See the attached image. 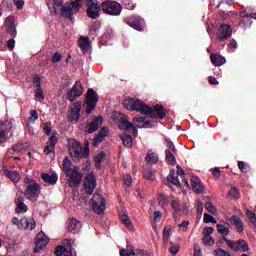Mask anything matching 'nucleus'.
Returning <instances> with one entry per match:
<instances>
[{
	"label": "nucleus",
	"instance_id": "obj_1",
	"mask_svg": "<svg viewBox=\"0 0 256 256\" xmlns=\"http://www.w3.org/2000/svg\"><path fill=\"white\" fill-rule=\"evenodd\" d=\"M122 105L128 111H136L137 113H141V115H150L153 119H165L166 116L163 105L157 104L153 108L147 106L143 101L131 97L124 99Z\"/></svg>",
	"mask_w": 256,
	"mask_h": 256
},
{
	"label": "nucleus",
	"instance_id": "obj_2",
	"mask_svg": "<svg viewBox=\"0 0 256 256\" xmlns=\"http://www.w3.org/2000/svg\"><path fill=\"white\" fill-rule=\"evenodd\" d=\"M48 7L52 8L56 15H65L70 21H73V16L81 9V0H72V3L66 7L63 5V0H48Z\"/></svg>",
	"mask_w": 256,
	"mask_h": 256
},
{
	"label": "nucleus",
	"instance_id": "obj_3",
	"mask_svg": "<svg viewBox=\"0 0 256 256\" xmlns=\"http://www.w3.org/2000/svg\"><path fill=\"white\" fill-rule=\"evenodd\" d=\"M69 153L71 157L75 160L78 159H87L89 157V145L86 144L84 148L81 146V143L76 139H71L68 141Z\"/></svg>",
	"mask_w": 256,
	"mask_h": 256
},
{
	"label": "nucleus",
	"instance_id": "obj_4",
	"mask_svg": "<svg viewBox=\"0 0 256 256\" xmlns=\"http://www.w3.org/2000/svg\"><path fill=\"white\" fill-rule=\"evenodd\" d=\"M24 183L27 185L24 194L26 199H28V201H32V203H35V201L39 199V194L41 193V185L29 177H25Z\"/></svg>",
	"mask_w": 256,
	"mask_h": 256
},
{
	"label": "nucleus",
	"instance_id": "obj_5",
	"mask_svg": "<svg viewBox=\"0 0 256 256\" xmlns=\"http://www.w3.org/2000/svg\"><path fill=\"white\" fill-rule=\"evenodd\" d=\"M12 223L16 225L20 231H33L37 227V222L34 218L24 217L19 220L17 217L12 218Z\"/></svg>",
	"mask_w": 256,
	"mask_h": 256
},
{
	"label": "nucleus",
	"instance_id": "obj_6",
	"mask_svg": "<svg viewBox=\"0 0 256 256\" xmlns=\"http://www.w3.org/2000/svg\"><path fill=\"white\" fill-rule=\"evenodd\" d=\"M66 177L68 179V185L72 189L79 187L83 181V174H81V169L77 166H73L72 170L66 174Z\"/></svg>",
	"mask_w": 256,
	"mask_h": 256
},
{
	"label": "nucleus",
	"instance_id": "obj_7",
	"mask_svg": "<svg viewBox=\"0 0 256 256\" xmlns=\"http://www.w3.org/2000/svg\"><path fill=\"white\" fill-rule=\"evenodd\" d=\"M97 103H99V95L93 88L88 89L85 99L87 115H91V113H93V110L97 107Z\"/></svg>",
	"mask_w": 256,
	"mask_h": 256
},
{
	"label": "nucleus",
	"instance_id": "obj_8",
	"mask_svg": "<svg viewBox=\"0 0 256 256\" xmlns=\"http://www.w3.org/2000/svg\"><path fill=\"white\" fill-rule=\"evenodd\" d=\"M13 135V121L7 119L0 121V144L7 142V139Z\"/></svg>",
	"mask_w": 256,
	"mask_h": 256
},
{
	"label": "nucleus",
	"instance_id": "obj_9",
	"mask_svg": "<svg viewBox=\"0 0 256 256\" xmlns=\"http://www.w3.org/2000/svg\"><path fill=\"white\" fill-rule=\"evenodd\" d=\"M107 201L101 194H94L91 200V206L94 213L97 215H103L105 213V205Z\"/></svg>",
	"mask_w": 256,
	"mask_h": 256
},
{
	"label": "nucleus",
	"instance_id": "obj_10",
	"mask_svg": "<svg viewBox=\"0 0 256 256\" xmlns=\"http://www.w3.org/2000/svg\"><path fill=\"white\" fill-rule=\"evenodd\" d=\"M223 241H225L226 245L232 249V251H241V253H247V251H249V244L243 239H239L237 242H235L227 239V237H224Z\"/></svg>",
	"mask_w": 256,
	"mask_h": 256
},
{
	"label": "nucleus",
	"instance_id": "obj_11",
	"mask_svg": "<svg viewBox=\"0 0 256 256\" xmlns=\"http://www.w3.org/2000/svg\"><path fill=\"white\" fill-rule=\"evenodd\" d=\"M122 9L121 4L116 1H105L102 3V11L106 13V15H121Z\"/></svg>",
	"mask_w": 256,
	"mask_h": 256
},
{
	"label": "nucleus",
	"instance_id": "obj_12",
	"mask_svg": "<svg viewBox=\"0 0 256 256\" xmlns=\"http://www.w3.org/2000/svg\"><path fill=\"white\" fill-rule=\"evenodd\" d=\"M65 246H58L55 250L56 256H73V251H75V243L71 240L64 241Z\"/></svg>",
	"mask_w": 256,
	"mask_h": 256
},
{
	"label": "nucleus",
	"instance_id": "obj_13",
	"mask_svg": "<svg viewBox=\"0 0 256 256\" xmlns=\"http://www.w3.org/2000/svg\"><path fill=\"white\" fill-rule=\"evenodd\" d=\"M88 8L86 10L87 16L90 19H99L101 13V6L97 3V0H86Z\"/></svg>",
	"mask_w": 256,
	"mask_h": 256
},
{
	"label": "nucleus",
	"instance_id": "obj_14",
	"mask_svg": "<svg viewBox=\"0 0 256 256\" xmlns=\"http://www.w3.org/2000/svg\"><path fill=\"white\" fill-rule=\"evenodd\" d=\"M83 95V84L81 81H76L73 87L67 92L66 97L68 101L73 103L77 99V97H81Z\"/></svg>",
	"mask_w": 256,
	"mask_h": 256
},
{
	"label": "nucleus",
	"instance_id": "obj_15",
	"mask_svg": "<svg viewBox=\"0 0 256 256\" xmlns=\"http://www.w3.org/2000/svg\"><path fill=\"white\" fill-rule=\"evenodd\" d=\"M49 245V239L43 232H39L35 237V248L34 253H39L41 250L45 249Z\"/></svg>",
	"mask_w": 256,
	"mask_h": 256
},
{
	"label": "nucleus",
	"instance_id": "obj_16",
	"mask_svg": "<svg viewBox=\"0 0 256 256\" xmlns=\"http://www.w3.org/2000/svg\"><path fill=\"white\" fill-rule=\"evenodd\" d=\"M95 187H97V178L95 174L90 173L86 176L84 182V189L87 195H93V191H95Z\"/></svg>",
	"mask_w": 256,
	"mask_h": 256
},
{
	"label": "nucleus",
	"instance_id": "obj_17",
	"mask_svg": "<svg viewBox=\"0 0 256 256\" xmlns=\"http://www.w3.org/2000/svg\"><path fill=\"white\" fill-rule=\"evenodd\" d=\"M125 23L132 27V29H136V31H143V18L140 16H129L125 18Z\"/></svg>",
	"mask_w": 256,
	"mask_h": 256
},
{
	"label": "nucleus",
	"instance_id": "obj_18",
	"mask_svg": "<svg viewBox=\"0 0 256 256\" xmlns=\"http://www.w3.org/2000/svg\"><path fill=\"white\" fill-rule=\"evenodd\" d=\"M233 35V29L229 24H221L218 29L217 39L219 41H225V39H229Z\"/></svg>",
	"mask_w": 256,
	"mask_h": 256
},
{
	"label": "nucleus",
	"instance_id": "obj_19",
	"mask_svg": "<svg viewBox=\"0 0 256 256\" xmlns=\"http://www.w3.org/2000/svg\"><path fill=\"white\" fill-rule=\"evenodd\" d=\"M81 102L73 103L68 114V119L70 121H79V117H81Z\"/></svg>",
	"mask_w": 256,
	"mask_h": 256
},
{
	"label": "nucleus",
	"instance_id": "obj_20",
	"mask_svg": "<svg viewBox=\"0 0 256 256\" xmlns=\"http://www.w3.org/2000/svg\"><path fill=\"white\" fill-rule=\"evenodd\" d=\"M119 129H122L123 131H129V129H131L132 133L135 135H138L139 133L137 127L133 126V124L129 122V116H122L120 118Z\"/></svg>",
	"mask_w": 256,
	"mask_h": 256
},
{
	"label": "nucleus",
	"instance_id": "obj_21",
	"mask_svg": "<svg viewBox=\"0 0 256 256\" xmlns=\"http://www.w3.org/2000/svg\"><path fill=\"white\" fill-rule=\"evenodd\" d=\"M67 229L69 233H73L75 235L81 231V222L75 218L69 219L67 222Z\"/></svg>",
	"mask_w": 256,
	"mask_h": 256
},
{
	"label": "nucleus",
	"instance_id": "obj_22",
	"mask_svg": "<svg viewBox=\"0 0 256 256\" xmlns=\"http://www.w3.org/2000/svg\"><path fill=\"white\" fill-rule=\"evenodd\" d=\"M103 125V117H97L88 125H86L87 133H95L99 127Z\"/></svg>",
	"mask_w": 256,
	"mask_h": 256
},
{
	"label": "nucleus",
	"instance_id": "obj_23",
	"mask_svg": "<svg viewBox=\"0 0 256 256\" xmlns=\"http://www.w3.org/2000/svg\"><path fill=\"white\" fill-rule=\"evenodd\" d=\"M109 133V128L103 127L98 132V135L94 139L93 145L94 147H99V143H103L104 139L107 137Z\"/></svg>",
	"mask_w": 256,
	"mask_h": 256
},
{
	"label": "nucleus",
	"instance_id": "obj_24",
	"mask_svg": "<svg viewBox=\"0 0 256 256\" xmlns=\"http://www.w3.org/2000/svg\"><path fill=\"white\" fill-rule=\"evenodd\" d=\"M58 141L59 139L57 138V136L52 135L49 138L46 147L44 148V153H46V155H49V153H53L55 151V145H57Z\"/></svg>",
	"mask_w": 256,
	"mask_h": 256
},
{
	"label": "nucleus",
	"instance_id": "obj_25",
	"mask_svg": "<svg viewBox=\"0 0 256 256\" xmlns=\"http://www.w3.org/2000/svg\"><path fill=\"white\" fill-rule=\"evenodd\" d=\"M42 181H44V183H47V185H55L57 181H59V176L57 175V173H42Z\"/></svg>",
	"mask_w": 256,
	"mask_h": 256
},
{
	"label": "nucleus",
	"instance_id": "obj_26",
	"mask_svg": "<svg viewBox=\"0 0 256 256\" xmlns=\"http://www.w3.org/2000/svg\"><path fill=\"white\" fill-rule=\"evenodd\" d=\"M15 203L17 205L16 213H27V211H29V208L26 206L25 198H23V196H19L15 200Z\"/></svg>",
	"mask_w": 256,
	"mask_h": 256
},
{
	"label": "nucleus",
	"instance_id": "obj_27",
	"mask_svg": "<svg viewBox=\"0 0 256 256\" xmlns=\"http://www.w3.org/2000/svg\"><path fill=\"white\" fill-rule=\"evenodd\" d=\"M210 61L216 67H221V65H225V63L227 62L225 57H223V56H221L219 54H215V53H212L210 55Z\"/></svg>",
	"mask_w": 256,
	"mask_h": 256
},
{
	"label": "nucleus",
	"instance_id": "obj_28",
	"mask_svg": "<svg viewBox=\"0 0 256 256\" xmlns=\"http://www.w3.org/2000/svg\"><path fill=\"white\" fill-rule=\"evenodd\" d=\"M230 223L234 225L238 233H243L245 231V227L243 226V221L238 216H232L230 218Z\"/></svg>",
	"mask_w": 256,
	"mask_h": 256
},
{
	"label": "nucleus",
	"instance_id": "obj_29",
	"mask_svg": "<svg viewBox=\"0 0 256 256\" xmlns=\"http://www.w3.org/2000/svg\"><path fill=\"white\" fill-rule=\"evenodd\" d=\"M6 29L7 33H9V35H12V37H15L17 35V27L15 26V22H13L12 17L6 18Z\"/></svg>",
	"mask_w": 256,
	"mask_h": 256
},
{
	"label": "nucleus",
	"instance_id": "obj_30",
	"mask_svg": "<svg viewBox=\"0 0 256 256\" xmlns=\"http://www.w3.org/2000/svg\"><path fill=\"white\" fill-rule=\"evenodd\" d=\"M78 45L82 52L89 53V49H91V41H89L88 37H81L78 41Z\"/></svg>",
	"mask_w": 256,
	"mask_h": 256
},
{
	"label": "nucleus",
	"instance_id": "obj_31",
	"mask_svg": "<svg viewBox=\"0 0 256 256\" xmlns=\"http://www.w3.org/2000/svg\"><path fill=\"white\" fill-rule=\"evenodd\" d=\"M133 123H138L136 124V127L139 129H149V127H151V122L145 120V117H134Z\"/></svg>",
	"mask_w": 256,
	"mask_h": 256
},
{
	"label": "nucleus",
	"instance_id": "obj_32",
	"mask_svg": "<svg viewBox=\"0 0 256 256\" xmlns=\"http://www.w3.org/2000/svg\"><path fill=\"white\" fill-rule=\"evenodd\" d=\"M191 183L194 193H202L204 191L203 184H201V180L198 177H192Z\"/></svg>",
	"mask_w": 256,
	"mask_h": 256
},
{
	"label": "nucleus",
	"instance_id": "obj_33",
	"mask_svg": "<svg viewBox=\"0 0 256 256\" xmlns=\"http://www.w3.org/2000/svg\"><path fill=\"white\" fill-rule=\"evenodd\" d=\"M4 175L10 179L13 183H19L21 181V175L18 174L17 171H11V170H4Z\"/></svg>",
	"mask_w": 256,
	"mask_h": 256
},
{
	"label": "nucleus",
	"instance_id": "obj_34",
	"mask_svg": "<svg viewBox=\"0 0 256 256\" xmlns=\"http://www.w3.org/2000/svg\"><path fill=\"white\" fill-rule=\"evenodd\" d=\"M170 205L174 211L173 212L174 219H177V215L181 213L183 206H181V202H179V200H172Z\"/></svg>",
	"mask_w": 256,
	"mask_h": 256
},
{
	"label": "nucleus",
	"instance_id": "obj_35",
	"mask_svg": "<svg viewBox=\"0 0 256 256\" xmlns=\"http://www.w3.org/2000/svg\"><path fill=\"white\" fill-rule=\"evenodd\" d=\"M62 171L64 175H67V173L73 171V163L71 160H69V157H65L62 162Z\"/></svg>",
	"mask_w": 256,
	"mask_h": 256
},
{
	"label": "nucleus",
	"instance_id": "obj_36",
	"mask_svg": "<svg viewBox=\"0 0 256 256\" xmlns=\"http://www.w3.org/2000/svg\"><path fill=\"white\" fill-rule=\"evenodd\" d=\"M27 149V146L23 143L15 144L11 149L8 150L9 155H15L17 153H21L22 151H25Z\"/></svg>",
	"mask_w": 256,
	"mask_h": 256
},
{
	"label": "nucleus",
	"instance_id": "obj_37",
	"mask_svg": "<svg viewBox=\"0 0 256 256\" xmlns=\"http://www.w3.org/2000/svg\"><path fill=\"white\" fill-rule=\"evenodd\" d=\"M167 180L169 181V183H172V185H175L176 187H181V182L179 181V177L175 176V171H170Z\"/></svg>",
	"mask_w": 256,
	"mask_h": 256
},
{
	"label": "nucleus",
	"instance_id": "obj_38",
	"mask_svg": "<svg viewBox=\"0 0 256 256\" xmlns=\"http://www.w3.org/2000/svg\"><path fill=\"white\" fill-rule=\"evenodd\" d=\"M172 229L173 226H165L163 229L162 241L165 245L169 243V237L171 236Z\"/></svg>",
	"mask_w": 256,
	"mask_h": 256
},
{
	"label": "nucleus",
	"instance_id": "obj_39",
	"mask_svg": "<svg viewBox=\"0 0 256 256\" xmlns=\"http://www.w3.org/2000/svg\"><path fill=\"white\" fill-rule=\"evenodd\" d=\"M119 217L121 220V223H123V225H125V227H128L129 229H131V219H129V216L127 215V213H125L124 211L119 213Z\"/></svg>",
	"mask_w": 256,
	"mask_h": 256
},
{
	"label": "nucleus",
	"instance_id": "obj_40",
	"mask_svg": "<svg viewBox=\"0 0 256 256\" xmlns=\"http://www.w3.org/2000/svg\"><path fill=\"white\" fill-rule=\"evenodd\" d=\"M216 229L218 233L223 236V239L224 237H227V235H229L230 233L229 228L223 224H217Z\"/></svg>",
	"mask_w": 256,
	"mask_h": 256
},
{
	"label": "nucleus",
	"instance_id": "obj_41",
	"mask_svg": "<svg viewBox=\"0 0 256 256\" xmlns=\"http://www.w3.org/2000/svg\"><path fill=\"white\" fill-rule=\"evenodd\" d=\"M146 161L147 163H151L152 165H155L157 161H159V156H157L155 152H148L146 155Z\"/></svg>",
	"mask_w": 256,
	"mask_h": 256
},
{
	"label": "nucleus",
	"instance_id": "obj_42",
	"mask_svg": "<svg viewBox=\"0 0 256 256\" xmlns=\"http://www.w3.org/2000/svg\"><path fill=\"white\" fill-rule=\"evenodd\" d=\"M121 139L125 147H127L128 149L133 147V138L131 137V135H122Z\"/></svg>",
	"mask_w": 256,
	"mask_h": 256
},
{
	"label": "nucleus",
	"instance_id": "obj_43",
	"mask_svg": "<svg viewBox=\"0 0 256 256\" xmlns=\"http://www.w3.org/2000/svg\"><path fill=\"white\" fill-rule=\"evenodd\" d=\"M228 197L233 200L239 199L241 197V193L239 192V189L237 187H233L228 192Z\"/></svg>",
	"mask_w": 256,
	"mask_h": 256
},
{
	"label": "nucleus",
	"instance_id": "obj_44",
	"mask_svg": "<svg viewBox=\"0 0 256 256\" xmlns=\"http://www.w3.org/2000/svg\"><path fill=\"white\" fill-rule=\"evenodd\" d=\"M158 205H160V207H163V209H165V207H167V205H169V198H167L165 196V194H159L158 195Z\"/></svg>",
	"mask_w": 256,
	"mask_h": 256
},
{
	"label": "nucleus",
	"instance_id": "obj_45",
	"mask_svg": "<svg viewBox=\"0 0 256 256\" xmlns=\"http://www.w3.org/2000/svg\"><path fill=\"white\" fill-rule=\"evenodd\" d=\"M165 154L167 163H169L170 165H175V163H177L175 155H173V152H171V150H166Z\"/></svg>",
	"mask_w": 256,
	"mask_h": 256
},
{
	"label": "nucleus",
	"instance_id": "obj_46",
	"mask_svg": "<svg viewBox=\"0 0 256 256\" xmlns=\"http://www.w3.org/2000/svg\"><path fill=\"white\" fill-rule=\"evenodd\" d=\"M153 173H155V170L151 169V168H145L143 170V175H144V178L147 180V181H153Z\"/></svg>",
	"mask_w": 256,
	"mask_h": 256
},
{
	"label": "nucleus",
	"instance_id": "obj_47",
	"mask_svg": "<svg viewBox=\"0 0 256 256\" xmlns=\"http://www.w3.org/2000/svg\"><path fill=\"white\" fill-rule=\"evenodd\" d=\"M105 159V152H100L96 157H95V165L96 169H101V162Z\"/></svg>",
	"mask_w": 256,
	"mask_h": 256
},
{
	"label": "nucleus",
	"instance_id": "obj_48",
	"mask_svg": "<svg viewBox=\"0 0 256 256\" xmlns=\"http://www.w3.org/2000/svg\"><path fill=\"white\" fill-rule=\"evenodd\" d=\"M205 209L208 211V213H211L212 215H215L217 213V207L211 202L205 203Z\"/></svg>",
	"mask_w": 256,
	"mask_h": 256
},
{
	"label": "nucleus",
	"instance_id": "obj_49",
	"mask_svg": "<svg viewBox=\"0 0 256 256\" xmlns=\"http://www.w3.org/2000/svg\"><path fill=\"white\" fill-rule=\"evenodd\" d=\"M202 241H203L204 245H206L208 247H213V245H215V240L211 236H204L202 238Z\"/></svg>",
	"mask_w": 256,
	"mask_h": 256
},
{
	"label": "nucleus",
	"instance_id": "obj_50",
	"mask_svg": "<svg viewBox=\"0 0 256 256\" xmlns=\"http://www.w3.org/2000/svg\"><path fill=\"white\" fill-rule=\"evenodd\" d=\"M179 244H175L173 242H170V253L172 255H177V253H179Z\"/></svg>",
	"mask_w": 256,
	"mask_h": 256
},
{
	"label": "nucleus",
	"instance_id": "obj_51",
	"mask_svg": "<svg viewBox=\"0 0 256 256\" xmlns=\"http://www.w3.org/2000/svg\"><path fill=\"white\" fill-rule=\"evenodd\" d=\"M204 223H217V219L211 214L204 213Z\"/></svg>",
	"mask_w": 256,
	"mask_h": 256
},
{
	"label": "nucleus",
	"instance_id": "obj_52",
	"mask_svg": "<svg viewBox=\"0 0 256 256\" xmlns=\"http://www.w3.org/2000/svg\"><path fill=\"white\" fill-rule=\"evenodd\" d=\"M166 145L168 147L169 151H172V153H175L177 151V149L175 148V144H173V141H171V139L166 138Z\"/></svg>",
	"mask_w": 256,
	"mask_h": 256
},
{
	"label": "nucleus",
	"instance_id": "obj_53",
	"mask_svg": "<svg viewBox=\"0 0 256 256\" xmlns=\"http://www.w3.org/2000/svg\"><path fill=\"white\" fill-rule=\"evenodd\" d=\"M214 252L216 253V256H231L229 251L224 249H216Z\"/></svg>",
	"mask_w": 256,
	"mask_h": 256
},
{
	"label": "nucleus",
	"instance_id": "obj_54",
	"mask_svg": "<svg viewBox=\"0 0 256 256\" xmlns=\"http://www.w3.org/2000/svg\"><path fill=\"white\" fill-rule=\"evenodd\" d=\"M39 119V114L37 113V110H31L30 111V118H28L29 121H37Z\"/></svg>",
	"mask_w": 256,
	"mask_h": 256
},
{
	"label": "nucleus",
	"instance_id": "obj_55",
	"mask_svg": "<svg viewBox=\"0 0 256 256\" xmlns=\"http://www.w3.org/2000/svg\"><path fill=\"white\" fill-rule=\"evenodd\" d=\"M36 97H37V99H40V101H44L45 100V95L43 94V89L41 87L37 88V90H36Z\"/></svg>",
	"mask_w": 256,
	"mask_h": 256
},
{
	"label": "nucleus",
	"instance_id": "obj_56",
	"mask_svg": "<svg viewBox=\"0 0 256 256\" xmlns=\"http://www.w3.org/2000/svg\"><path fill=\"white\" fill-rule=\"evenodd\" d=\"M126 250H128L130 256L135 255V246L132 245L131 243H127Z\"/></svg>",
	"mask_w": 256,
	"mask_h": 256
},
{
	"label": "nucleus",
	"instance_id": "obj_57",
	"mask_svg": "<svg viewBox=\"0 0 256 256\" xmlns=\"http://www.w3.org/2000/svg\"><path fill=\"white\" fill-rule=\"evenodd\" d=\"M196 211H197L198 215H203V201L197 200Z\"/></svg>",
	"mask_w": 256,
	"mask_h": 256
},
{
	"label": "nucleus",
	"instance_id": "obj_58",
	"mask_svg": "<svg viewBox=\"0 0 256 256\" xmlns=\"http://www.w3.org/2000/svg\"><path fill=\"white\" fill-rule=\"evenodd\" d=\"M213 227H206L204 228V232H203V235L204 237H211V235H213Z\"/></svg>",
	"mask_w": 256,
	"mask_h": 256
},
{
	"label": "nucleus",
	"instance_id": "obj_59",
	"mask_svg": "<svg viewBox=\"0 0 256 256\" xmlns=\"http://www.w3.org/2000/svg\"><path fill=\"white\" fill-rule=\"evenodd\" d=\"M124 185L126 187H131L132 185V178H131V175L127 174L125 177H124Z\"/></svg>",
	"mask_w": 256,
	"mask_h": 256
},
{
	"label": "nucleus",
	"instance_id": "obj_60",
	"mask_svg": "<svg viewBox=\"0 0 256 256\" xmlns=\"http://www.w3.org/2000/svg\"><path fill=\"white\" fill-rule=\"evenodd\" d=\"M62 56L60 53L55 52L53 57H52V63H59V61H61Z\"/></svg>",
	"mask_w": 256,
	"mask_h": 256
},
{
	"label": "nucleus",
	"instance_id": "obj_61",
	"mask_svg": "<svg viewBox=\"0 0 256 256\" xmlns=\"http://www.w3.org/2000/svg\"><path fill=\"white\" fill-rule=\"evenodd\" d=\"M178 227L180 229H182V231H184V232L187 231V229L189 227V221H186V220L182 221V223L179 224Z\"/></svg>",
	"mask_w": 256,
	"mask_h": 256
},
{
	"label": "nucleus",
	"instance_id": "obj_62",
	"mask_svg": "<svg viewBox=\"0 0 256 256\" xmlns=\"http://www.w3.org/2000/svg\"><path fill=\"white\" fill-rule=\"evenodd\" d=\"M7 47L10 51H13V49H15V39L8 40Z\"/></svg>",
	"mask_w": 256,
	"mask_h": 256
},
{
	"label": "nucleus",
	"instance_id": "obj_63",
	"mask_svg": "<svg viewBox=\"0 0 256 256\" xmlns=\"http://www.w3.org/2000/svg\"><path fill=\"white\" fill-rule=\"evenodd\" d=\"M162 217H163V212H161V211H155L154 212L155 221H161Z\"/></svg>",
	"mask_w": 256,
	"mask_h": 256
},
{
	"label": "nucleus",
	"instance_id": "obj_64",
	"mask_svg": "<svg viewBox=\"0 0 256 256\" xmlns=\"http://www.w3.org/2000/svg\"><path fill=\"white\" fill-rule=\"evenodd\" d=\"M14 4L16 5L18 10H21V9H23V5H25V1L17 0V1L14 2Z\"/></svg>",
	"mask_w": 256,
	"mask_h": 256
}]
</instances>
